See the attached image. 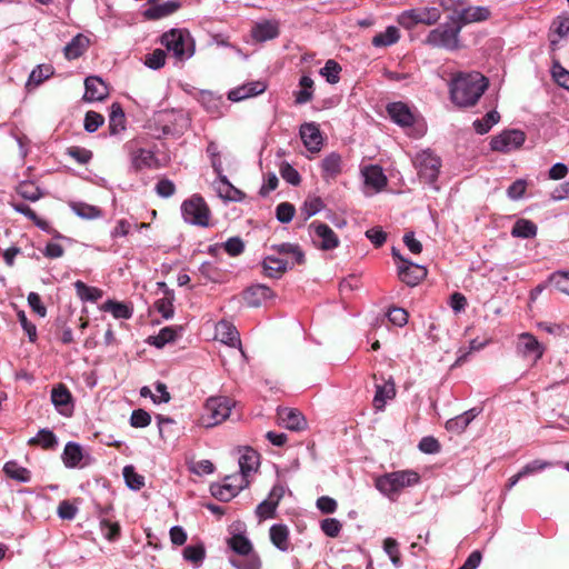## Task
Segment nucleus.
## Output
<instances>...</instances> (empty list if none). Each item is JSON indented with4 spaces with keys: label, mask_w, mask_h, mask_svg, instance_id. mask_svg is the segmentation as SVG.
<instances>
[{
    "label": "nucleus",
    "mask_w": 569,
    "mask_h": 569,
    "mask_svg": "<svg viewBox=\"0 0 569 569\" xmlns=\"http://www.w3.org/2000/svg\"><path fill=\"white\" fill-rule=\"evenodd\" d=\"M392 258L397 261V272L400 281L409 287H415L427 277V268L422 264L413 263L403 258L400 251L392 247Z\"/></svg>",
    "instance_id": "nucleus-10"
},
{
    "label": "nucleus",
    "mask_w": 569,
    "mask_h": 569,
    "mask_svg": "<svg viewBox=\"0 0 569 569\" xmlns=\"http://www.w3.org/2000/svg\"><path fill=\"white\" fill-rule=\"evenodd\" d=\"M181 216L184 222L207 228L210 226L211 211L204 199L194 193L181 203Z\"/></svg>",
    "instance_id": "nucleus-7"
},
{
    "label": "nucleus",
    "mask_w": 569,
    "mask_h": 569,
    "mask_svg": "<svg viewBox=\"0 0 569 569\" xmlns=\"http://www.w3.org/2000/svg\"><path fill=\"white\" fill-rule=\"evenodd\" d=\"M322 208L323 201L320 197H308L300 208V214L303 217V221H307L312 216L320 212Z\"/></svg>",
    "instance_id": "nucleus-53"
},
{
    "label": "nucleus",
    "mask_w": 569,
    "mask_h": 569,
    "mask_svg": "<svg viewBox=\"0 0 569 569\" xmlns=\"http://www.w3.org/2000/svg\"><path fill=\"white\" fill-rule=\"evenodd\" d=\"M518 350L525 357H532L538 360L543 355V347L531 333H521L518 341Z\"/></svg>",
    "instance_id": "nucleus-25"
},
{
    "label": "nucleus",
    "mask_w": 569,
    "mask_h": 569,
    "mask_svg": "<svg viewBox=\"0 0 569 569\" xmlns=\"http://www.w3.org/2000/svg\"><path fill=\"white\" fill-rule=\"evenodd\" d=\"M83 99L89 102L102 101L109 96V89L106 82L97 76L87 77L84 80Z\"/></svg>",
    "instance_id": "nucleus-22"
},
{
    "label": "nucleus",
    "mask_w": 569,
    "mask_h": 569,
    "mask_svg": "<svg viewBox=\"0 0 569 569\" xmlns=\"http://www.w3.org/2000/svg\"><path fill=\"white\" fill-rule=\"evenodd\" d=\"M259 465V453L251 448H247L239 458V476L249 479V476L258 470Z\"/></svg>",
    "instance_id": "nucleus-31"
},
{
    "label": "nucleus",
    "mask_w": 569,
    "mask_h": 569,
    "mask_svg": "<svg viewBox=\"0 0 569 569\" xmlns=\"http://www.w3.org/2000/svg\"><path fill=\"white\" fill-rule=\"evenodd\" d=\"M549 282L560 292L569 296V271H556L549 277Z\"/></svg>",
    "instance_id": "nucleus-59"
},
{
    "label": "nucleus",
    "mask_w": 569,
    "mask_h": 569,
    "mask_svg": "<svg viewBox=\"0 0 569 569\" xmlns=\"http://www.w3.org/2000/svg\"><path fill=\"white\" fill-rule=\"evenodd\" d=\"M489 17L490 10L487 7L480 6L465 8L457 16H452L458 26H460V29L469 23L486 21Z\"/></svg>",
    "instance_id": "nucleus-23"
},
{
    "label": "nucleus",
    "mask_w": 569,
    "mask_h": 569,
    "mask_svg": "<svg viewBox=\"0 0 569 569\" xmlns=\"http://www.w3.org/2000/svg\"><path fill=\"white\" fill-rule=\"evenodd\" d=\"M400 38L399 30L393 27L389 26L383 32L377 33L372 38V46L380 48V47H389L393 43H396Z\"/></svg>",
    "instance_id": "nucleus-43"
},
{
    "label": "nucleus",
    "mask_w": 569,
    "mask_h": 569,
    "mask_svg": "<svg viewBox=\"0 0 569 569\" xmlns=\"http://www.w3.org/2000/svg\"><path fill=\"white\" fill-rule=\"evenodd\" d=\"M525 141L526 133L523 131L508 129L491 138L490 149L501 153H509L512 150L519 149Z\"/></svg>",
    "instance_id": "nucleus-13"
},
{
    "label": "nucleus",
    "mask_w": 569,
    "mask_h": 569,
    "mask_svg": "<svg viewBox=\"0 0 569 569\" xmlns=\"http://www.w3.org/2000/svg\"><path fill=\"white\" fill-rule=\"evenodd\" d=\"M500 121V114L496 110L486 113L482 119H476L472 123L475 131L478 134H485Z\"/></svg>",
    "instance_id": "nucleus-47"
},
{
    "label": "nucleus",
    "mask_w": 569,
    "mask_h": 569,
    "mask_svg": "<svg viewBox=\"0 0 569 569\" xmlns=\"http://www.w3.org/2000/svg\"><path fill=\"white\" fill-rule=\"evenodd\" d=\"M289 528L283 523H274L269 529L271 543L280 551L288 552L291 549Z\"/></svg>",
    "instance_id": "nucleus-26"
},
{
    "label": "nucleus",
    "mask_w": 569,
    "mask_h": 569,
    "mask_svg": "<svg viewBox=\"0 0 569 569\" xmlns=\"http://www.w3.org/2000/svg\"><path fill=\"white\" fill-rule=\"evenodd\" d=\"M537 226L527 219H519L512 227L511 234L516 238L530 239L537 234Z\"/></svg>",
    "instance_id": "nucleus-45"
},
{
    "label": "nucleus",
    "mask_w": 569,
    "mask_h": 569,
    "mask_svg": "<svg viewBox=\"0 0 569 569\" xmlns=\"http://www.w3.org/2000/svg\"><path fill=\"white\" fill-rule=\"evenodd\" d=\"M227 547L232 552L228 561L234 569H261L262 560L251 540L244 533H232L227 538Z\"/></svg>",
    "instance_id": "nucleus-2"
},
{
    "label": "nucleus",
    "mask_w": 569,
    "mask_h": 569,
    "mask_svg": "<svg viewBox=\"0 0 569 569\" xmlns=\"http://www.w3.org/2000/svg\"><path fill=\"white\" fill-rule=\"evenodd\" d=\"M77 296L82 301L97 302L102 297V291L99 288L90 287L81 280L74 282Z\"/></svg>",
    "instance_id": "nucleus-44"
},
{
    "label": "nucleus",
    "mask_w": 569,
    "mask_h": 569,
    "mask_svg": "<svg viewBox=\"0 0 569 569\" xmlns=\"http://www.w3.org/2000/svg\"><path fill=\"white\" fill-rule=\"evenodd\" d=\"M122 473L130 489L140 490L144 486V477L137 473L133 466H126Z\"/></svg>",
    "instance_id": "nucleus-56"
},
{
    "label": "nucleus",
    "mask_w": 569,
    "mask_h": 569,
    "mask_svg": "<svg viewBox=\"0 0 569 569\" xmlns=\"http://www.w3.org/2000/svg\"><path fill=\"white\" fill-rule=\"evenodd\" d=\"M279 36V26L276 21H262L251 29V37L259 42L272 40Z\"/></svg>",
    "instance_id": "nucleus-28"
},
{
    "label": "nucleus",
    "mask_w": 569,
    "mask_h": 569,
    "mask_svg": "<svg viewBox=\"0 0 569 569\" xmlns=\"http://www.w3.org/2000/svg\"><path fill=\"white\" fill-rule=\"evenodd\" d=\"M383 550L389 556L390 561L396 568H400L402 566L399 543L396 539L390 537L386 538L383 541Z\"/></svg>",
    "instance_id": "nucleus-54"
},
{
    "label": "nucleus",
    "mask_w": 569,
    "mask_h": 569,
    "mask_svg": "<svg viewBox=\"0 0 569 569\" xmlns=\"http://www.w3.org/2000/svg\"><path fill=\"white\" fill-rule=\"evenodd\" d=\"M341 156L331 152L321 161V176L325 180L336 179L341 173Z\"/></svg>",
    "instance_id": "nucleus-33"
},
{
    "label": "nucleus",
    "mask_w": 569,
    "mask_h": 569,
    "mask_svg": "<svg viewBox=\"0 0 569 569\" xmlns=\"http://www.w3.org/2000/svg\"><path fill=\"white\" fill-rule=\"evenodd\" d=\"M127 147L129 149L131 169L133 171L138 172L158 166V159L153 151L144 148L131 149L129 144H127Z\"/></svg>",
    "instance_id": "nucleus-18"
},
{
    "label": "nucleus",
    "mask_w": 569,
    "mask_h": 569,
    "mask_svg": "<svg viewBox=\"0 0 569 569\" xmlns=\"http://www.w3.org/2000/svg\"><path fill=\"white\" fill-rule=\"evenodd\" d=\"M200 102L212 118L223 116L226 106L222 97H217L212 92H202Z\"/></svg>",
    "instance_id": "nucleus-34"
},
{
    "label": "nucleus",
    "mask_w": 569,
    "mask_h": 569,
    "mask_svg": "<svg viewBox=\"0 0 569 569\" xmlns=\"http://www.w3.org/2000/svg\"><path fill=\"white\" fill-rule=\"evenodd\" d=\"M322 532L330 538H336L342 529L341 522L336 518H326L320 522Z\"/></svg>",
    "instance_id": "nucleus-63"
},
{
    "label": "nucleus",
    "mask_w": 569,
    "mask_h": 569,
    "mask_svg": "<svg viewBox=\"0 0 569 569\" xmlns=\"http://www.w3.org/2000/svg\"><path fill=\"white\" fill-rule=\"evenodd\" d=\"M90 40L82 33L74 36L69 43L63 48L64 57L68 60L80 58L89 48Z\"/></svg>",
    "instance_id": "nucleus-32"
},
{
    "label": "nucleus",
    "mask_w": 569,
    "mask_h": 569,
    "mask_svg": "<svg viewBox=\"0 0 569 569\" xmlns=\"http://www.w3.org/2000/svg\"><path fill=\"white\" fill-rule=\"evenodd\" d=\"M29 445H38L43 449H54L58 445L56 435L49 429H41L28 441Z\"/></svg>",
    "instance_id": "nucleus-48"
},
{
    "label": "nucleus",
    "mask_w": 569,
    "mask_h": 569,
    "mask_svg": "<svg viewBox=\"0 0 569 569\" xmlns=\"http://www.w3.org/2000/svg\"><path fill=\"white\" fill-rule=\"evenodd\" d=\"M263 273L270 278H280L288 269V261L274 256H267L262 260Z\"/></svg>",
    "instance_id": "nucleus-35"
},
{
    "label": "nucleus",
    "mask_w": 569,
    "mask_h": 569,
    "mask_svg": "<svg viewBox=\"0 0 569 569\" xmlns=\"http://www.w3.org/2000/svg\"><path fill=\"white\" fill-rule=\"evenodd\" d=\"M126 129V117L120 103L114 102L111 104L109 114V132L110 134H118Z\"/></svg>",
    "instance_id": "nucleus-37"
},
{
    "label": "nucleus",
    "mask_w": 569,
    "mask_h": 569,
    "mask_svg": "<svg viewBox=\"0 0 569 569\" xmlns=\"http://www.w3.org/2000/svg\"><path fill=\"white\" fill-rule=\"evenodd\" d=\"M300 138L305 147L311 152L320 151L323 144V138L319 126L315 122H306L300 126Z\"/></svg>",
    "instance_id": "nucleus-19"
},
{
    "label": "nucleus",
    "mask_w": 569,
    "mask_h": 569,
    "mask_svg": "<svg viewBox=\"0 0 569 569\" xmlns=\"http://www.w3.org/2000/svg\"><path fill=\"white\" fill-rule=\"evenodd\" d=\"M274 297L273 291L266 284H252L248 287L243 293V301L248 307L257 308L264 303L267 300Z\"/></svg>",
    "instance_id": "nucleus-20"
},
{
    "label": "nucleus",
    "mask_w": 569,
    "mask_h": 569,
    "mask_svg": "<svg viewBox=\"0 0 569 569\" xmlns=\"http://www.w3.org/2000/svg\"><path fill=\"white\" fill-rule=\"evenodd\" d=\"M441 18V12L436 7L410 9L398 16V23L405 29H412L417 24L432 26Z\"/></svg>",
    "instance_id": "nucleus-11"
},
{
    "label": "nucleus",
    "mask_w": 569,
    "mask_h": 569,
    "mask_svg": "<svg viewBox=\"0 0 569 569\" xmlns=\"http://www.w3.org/2000/svg\"><path fill=\"white\" fill-rule=\"evenodd\" d=\"M3 471L9 478L19 482H29L31 479V472L13 460L4 463Z\"/></svg>",
    "instance_id": "nucleus-42"
},
{
    "label": "nucleus",
    "mask_w": 569,
    "mask_h": 569,
    "mask_svg": "<svg viewBox=\"0 0 569 569\" xmlns=\"http://www.w3.org/2000/svg\"><path fill=\"white\" fill-rule=\"evenodd\" d=\"M217 332L223 343L230 347L240 346L241 341L239 332L237 328L228 321H220L217 326Z\"/></svg>",
    "instance_id": "nucleus-40"
},
{
    "label": "nucleus",
    "mask_w": 569,
    "mask_h": 569,
    "mask_svg": "<svg viewBox=\"0 0 569 569\" xmlns=\"http://www.w3.org/2000/svg\"><path fill=\"white\" fill-rule=\"evenodd\" d=\"M488 86V79L478 71L459 72L449 83L450 99L459 108L473 107Z\"/></svg>",
    "instance_id": "nucleus-1"
},
{
    "label": "nucleus",
    "mask_w": 569,
    "mask_h": 569,
    "mask_svg": "<svg viewBox=\"0 0 569 569\" xmlns=\"http://www.w3.org/2000/svg\"><path fill=\"white\" fill-rule=\"evenodd\" d=\"M296 208L290 202H281L276 208V218L281 223H289L295 217Z\"/></svg>",
    "instance_id": "nucleus-61"
},
{
    "label": "nucleus",
    "mask_w": 569,
    "mask_h": 569,
    "mask_svg": "<svg viewBox=\"0 0 569 569\" xmlns=\"http://www.w3.org/2000/svg\"><path fill=\"white\" fill-rule=\"evenodd\" d=\"M204 556H206V551H204L203 546H201V545H196V546L190 545L183 549V558L187 561H190L196 566H199L202 562V560L204 559Z\"/></svg>",
    "instance_id": "nucleus-57"
},
{
    "label": "nucleus",
    "mask_w": 569,
    "mask_h": 569,
    "mask_svg": "<svg viewBox=\"0 0 569 569\" xmlns=\"http://www.w3.org/2000/svg\"><path fill=\"white\" fill-rule=\"evenodd\" d=\"M232 406V400L227 397H210L203 406L201 423L210 428L223 422L230 416Z\"/></svg>",
    "instance_id": "nucleus-9"
},
{
    "label": "nucleus",
    "mask_w": 569,
    "mask_h": 569,
    "mask_svg": "<svg viewBox=\"0 0 569 569\" xmlns=\"http://www.w3.org/2000/svg\"><path fill=\"white\" fill-rule=\"evenodd\" d=\"M284 495V488L281 485H276L270 490L268 498L261 501L256 508V516L259 520L272 519L276 517V510L280 500Z\"/></svg>",
    "instance_id": "nucleus-15"
},
{
    "label": "nucleus",
    "mask_w": 569,
    "mask_h": 569,
    "mask_svg": "<svg viewBox=\"0 0 569 569\" xmlns=\"http://www.w3.org/2000/svg\"><path fill=\"white\" fill-rule=\"evenodd\" d=\"M340 71L341 67L339 66V63L330 59L325 63V67L320 70V73L326 78V80L329 83L335 84L340 79Z\"/></svg>",
    "instance_id": "nucleus-58"
},
{
    "label": "nucleus",
    "mask_w": 569,
    "mask_h": 569,
    "mask_svg": "<svg viewBox=\"0 0 569 569\" xmlns=\"http://www.w3.org/2000/svg\"><path fill=\"white\" fill-rule=\"evenodd\" d=\"M309 231L313 242L322 250H332L339 246V238L336 232L326 223L312 221Z\"/></svg>",
    "instance_id": "nucleus-14"
},
{
    "label": "nucleus",
    "mask_w": 569,
    "mask_h": 569,
    "mask_svg": "<svg viewBox=\"0 0 569 569\" xmlns=\"http://www.w3.org/2000/svg\"><path fill=\"white\" fill-rule=\"evenodd\" d=\"M53 74V68L50 64H39L29 74L26 83L27 90H32L40 86L44 80Z\"/></svg>",
    "instance_id": "nucleus-39"
},
{
    "label": "nucleus",
    "mask_w": 569,
    "mask_h": 569,
    "mask_svg": "<svg viewBox=\"0 0 569 569\" xmlns=\"http://www.w3.org/2000/svg\"><path fill=\"white\" fill-rule=\"evenodd\" d=\"M420 476L413 470H399L380 476L376 480V488L385 496L392 498L407 487L419 483Z\"/></svg>",
    "instance_id": "nucleus-5"
},
{
    "label": "nucleus",
    "mask_w": 569,
    "mask_h": 569,
    "mask_svg": "<svg viewBox=\"0 0 569 569\" xmlns=\"http://www.w3.org/2000/svg\"><path fill=\"white\" fill-rule=\"evenodd\" d=\"M161 44L179 62L191 58L194 53V43L187 30L171 29L164 32L161 36Z\"/></svg>",
    "instance_id": "nucleus-4"
},
{
    "label": "nucleus",
    "mask_w": 569,
    "mask_h": 569,
    "mask_svg": "<svg viewBox=\"0 0 569 569\" xmlns=\"http://www.w3.org/2000/svg\"><path fill=\"white\" fill-rule=\"evenodd\" d=\"M207 153L210 158L211 167L218 177V192L220 197L229 201H241L244 198V193L233 187L228 178L223 174L218 144L213 141L209 142L207 146Z\"/></svg>",
    "instance_id": "nucleus-6"
},
{
    "label": "nucleus",
    "mask_w": 569,
    "mask_h": 569,
    "mask_svg": "<svg viewBox=\"0 0 569 569\" xmlns=\"http://www.w3.org/2000/svg\"><path fill=\"white\" fill-rule=\"evenodd\" d=\"M51 402L58 412L62 416L70 417L73 412V400L69 389L63 385L59 383L51 390Z\"/></svg>",
    "instance_id": "nucleus-17"
},
{
    "label": "nucleus",
    "mask_w": 569,
    "mask_h": 569,
    "mask_svg": "<svg viewBox=\"0 0 569 569\" xmlns=\"http://www.w3.org/2000/svg\"><path fill=\"white\" fill-rule=\"evenodd\" d=\"M549 32L558 38H565L569 34V17H556L551 24Z\"/></svg>",
    "instance_id": "nucleus-60"
},
{
    "label": "nucleus",
    "mask_w": 569,
    "mask_h": 569,
    "mask_svg": "<svg viewBox=\"0 0 569 569\" xmlns=\"http://www.w3.org/2000/svg\"><path fill=\"white\" fill-rule=\"evenodd\" d=\"M17 193L21 198L32 202L39 200L43 196L41 189L30 181L20 182L17 187Z\"/></svg>",
    "instance_id": "nucleus-51"
},
{
    "label": "nucleus",
    "mask_w": 569,
    "mask_h": 569,
    "mask_svg": "<svg viewBox=\"0 0 569 569\" xmlns=\"http://www.w3.org/2000/svg\"><path fill=\"white\" fill-rule=\"evenodd\" d=\"M551 73L555 81L562 88L569 90V71L558 61L552 64Z\"/></svg>",
    "instance_id": "nucleus-64"
},
{
    "label": "nucleus",
    "mask_w": 569,
    "mask_h": 569,
    "mask_svg": "<svg viewBox=\"0 0 569 569\" xmlns=\"http://www.w3.org/2000/svg\"><path fill=\"white\" fill-rule=\"evenodd\" d=\"M460 31V26H458L451 16L450 22L441 23L437 28L432 29L428 33L425 42L432 48H441L448 51H456L461 48L459 37Z\"/></svg>",
    "instance_id": "nucleus-3"
},
{
    "label": "nucleus",
    "mask_w": 569,
    "mask_h": 569,
    "mask_svg": "<svg viewBox=\"0 0 569 569\" xmlns=\"http://www.w3.org/2000/svg\"><path fill=\"white\" fill-rule=\"evenodd\" d=\"M181 330V327H164L159 331L157 336L149 337L148 342L149 345L154 346L158 349H161L167 343L173 342Z\"/></svg>",
    "instance_id": "nucleus-38"
},
{
    "label": "nucleus",
    "mask_w": 569,
    "mask_h": 569,
    "mask_svg": "<svg viewBox=\"0 0 569 569\" xmlns=\"http://www.w3.org/2000/svg\"><path fill=\"white\" fill-rule=\"evenodd\" d=\"M158 287L163 290L164 297L157 300L154 306L159 313L166 319H169L173 316V291L168 289L164 282H158Z\"/></svg>",
    "instance_id": "nucleus-36"
},
{
    "label": "nucleus",
    "mask_w": 569,
    "mask_h": 569,
    "mask_svg": "<svg viewBox=\"0 0 569 569\" xmlns=\"http://www.w3.org/2000/svg\"><path fill=\"white\" fill-rule=\"evenodd\" d=\"M365 180L369 186L380 190L387 184V178L382 170L377 166H371L365 171Z\"/></svg>",
    "instance_id": "nucleus-52"
},
{
    "label": "nucleus",
    "mask_w": 569,
    "mask_h": 569,
    "mask_svg": "<svg viewBox=\"0 0 569 569\" xmlns=\"http://www.w3.org/2000/svg\"><path fill=\"white\" fill-rule=\"evenodd\" d=\"M271 249L279 254H292L295 263L297 264H303L306 262L305 253L298 244L283 242L273 244Z\"/></svg>",
    "instance_id": "nucleus-50"
},
{
    "label": "nucleus",
    "mask_w": 569,
    "mask_h": 569,
    "mask_svg": "<svg viewBox=\"0 0 569 569\" xmlns=\"http://www.w3.org/2000/svg\"><path fill=\"white\" fill-rule=\"evenodd\" d=\"M480 413L477 408L469 409L461 415H458L446 422V429L449 432L457 435L462 433L471 421Z\"/></svg>",
    "instance_id": "nucleus-27"
},
{
    "label": "nucleus",
    "mask_w": 569,
    "mask_h": 569,
    "mask_svg": "<svg viewBox=\"0 0 569 569\" xmlns=\"http://www.w3.org/2000/svg\"><path fill=\"white\" fill-rule=\"evenodd\" d=\"M396 396V387L393 380L390 378L383 385H376V393L372 405L376 410L382 411L388 400L393 399Z\"/></svg>",
    "instance_id": "nucleus-29"
},
{
    "label": "nucleus",
    "mask_w": 569,
    "mask_h": 569,
    "mask_svg": "<svg viewBox=\"0 0 569 569\" xmlns=\"http://www.w3.org/2000/svg\"><path fill=\"white\" fill-rule=\"evenodd\" d=\"M102 310L110 312L116 319H130L132 317V309L123 302L107 300Z\"/></svg>",
    "instance_id": "nucleus-49"
},
{
    "label": "nucleus",
    "mask_w": 569,
    "mask_h": 569,
    "mask_svg": "<svg viewBox=\"0 0 569 569\" xmlns=\"http://www.w3.org/2000/svg\"><path fill=\"white\" fill-rule=\"evenodd\" d=\"M413 166L417 169L420 180L430 184L435 190L439 188L436 186L438 180L441 159L430 149L418 152L413 158Z\"/></svg>",
    "instance_id": "nucleus-8"
},
{
    "label": "nucleus",
    "mask_w": 569,
    "mask_h": 569,
    "mask_svg": "<svg viewBox=\"0 0 569 569\" xmlns=\"http://www.w3.org/2000/svg\"><path fill=\"white\" fill-rule=\"evenodd\" d=\"M166 51L162 49H154L151 53L146 56L144 63L148 68L158 70L166 63Z\"/></svg>",
    "instance_id": "nucleus-62"
},
{
    "label": "nucleus",
    "mask_w": 569,
    "mask_h": 569,
    "mask_svg": "<svg viewBox=\"0 0 569 569\" xmlns=\"http://www.w3.org/2000/svg\"><path fill=\"white\" fill-rule=\"evenodd\" d=\"M70 208L78 217L83 219L92 220L102 216L100 208L81 201L71 202Z\"/></svg>",
    "instance_id": "nucleus-46"
},
{
    "label": "nucleus",
    "mask_w": 569,
    "mask_h": 569,
    "mask_svg": "<svg viewBox=\"0 0 569 569\" xmlns=\"http://www.w3.org/2000/svg\"><path fill=\"white\" fill-rule=\"evenodd\" d=\"M249 485V479L240 477L239 475H231L223 479V483H212L210 486V492L220 501H229Z\"/></svg>",
    "instance_id": "nucleus-12"
},
{
    "label": "nucleus",
    "mask_w": 569,
    "mask_h": 569,
    "mask_svg": "<svg viewBox=\"0 0 569 569\" xmlns=\"http://www.w3.org/2000/svg\"><path fill=\"white\" fill-rule=\"evenodd\" d=\"M267 88L268 86L264 81H250L230 90L228 92V99L233 102H239L241 100L263 93L267 90Z\"/></svg>",
    "instance_id": "nucleus-21"
},
{
    "label": "nucleus",
    "mask_w": 569,
    "mask_h": 569,
    "mask_svg": "<svg viewBox=\"0 0 569 569\" xmlns=\"http://www.w3.org/2000/svg\"><path fill=\"white\" fill-rule=\"evenodd\" d=\"M280 423L292 431H301L307 428L305 416L297 409L281 408L278 410Z\"/></svg>",
    "instance_id": "nucleus-24"
},
{
    "label": "nucleus",
    "mask_w": 569,
    "mask_h": 569,
    "mask_svg": "<svg viewBox=\"0 0 569 569\" xmlns=\"http://www.w3.org/2000/svg\"><path fill=\"white\" fill-rule=\"evenodd\" d=\"M83 456L82 447L77 442H68L62 452V461L67 468H82L87 463H81Z\"/></svg>",
    "instance_id": "nucleus-30"
},
{
    "label": "nucleus",
    "mask_w": 569,
    "mask_h": 569,
    "mask_svg": "<svg viewBox=\"0 0 569 569\" xmlns=\"http://www.w3.org/2000/svg\"><path fill=\"white\" fill-rule=\"evenodd\" d=\"M100 530L102 536L109 541L117 540L121 532L120 525L117 521H111L107 518H101Z\"/></svg>",
    "instance_id": "nucleus-55"
},
{
    "label": "nucleus",
    "mask_w": 569,
    "mask_h": 569,
    "mask_svg": "<svg viewBox=\"0 0 569 569\" xmlns=\"http://www.w3.org/2000/svg\"><path fill=\"white\" fill-rule=\"evenodd\" d=\"M11 207L14 211L23 214L28 219H30L39 229L49 232L50 224L48 221L39 218L37 213L26 203L23 202H11Z\"/></svg>",
    "instance_id": "nucleus-41"
},
{
    "label": "nucleus",
    "mask_w": 569,
    "mask_h": 569,
    "mask_svg": "<svg viewBox=\"0 0 569 569\" xmlns=\"http://www.w3.org/2000/svg\"><path fill=\"white\" fill-rule=\"evenodd\" d=\"M386 110L390 119L401 128L412 127L416 122V114L410 107L402 101L388 103Z\"/></svg>",
    "instance_id": "nucleus-16"
}]
</instances>
